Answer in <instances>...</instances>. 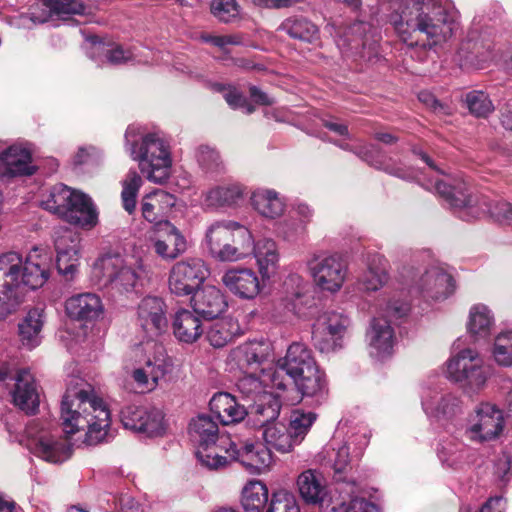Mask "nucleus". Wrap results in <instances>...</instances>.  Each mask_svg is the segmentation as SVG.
<instances>
[{
	"label": "nucleus",
	"mask_w": 512,
	"mask_h": 512,
	"mask_svg": "<svg viewBox=\"0 0 512 512\" xmlns=\"http://www.w3.org/2000/svg\"><path fill=\"white\" fill-rule=\"evenodd\" d=\"M60 421L64 436L52 431H41L29 443L37 457L61 463L70 458L77 442L93 446L107 440L110 411L90 384L79 377H72L60 404Z\"/></svg>",
	"instance_id": "1"
},
{
	"label": "nucleus",
	"mask_w": 512,
	"mask_h": 512,
	"mask_svg": "<svg viewBox=\"0 0 512 512\" xmlns=\"http://www.w3.org/2000/svg\"><path fill=\"white\" fill-rule=\"evenodd\" d=\"M390 10L388 21L409 47L423 49L441 45L458 29L455 16L445 5L448 0H380Z\"/></svg>",
	"instance_id": "2"
},
{
	"label": "nucleus",
	"mask_w": 512,
	"mask_h": 512,
	"mask_svg": "<svg viewBox=\"0 0 512 512\" xmlns=\"http://www.w3.org/2000/svg\"><path fill=\"white\" fill-rule=\"evenodd\" d=\"M50 257L45 249L34 247L25 259L17 252L0 255V320L21 303L23 290L42 287L49 278Z\"/></svg>",
	"instance_id": "3"
},
{
	"label": "nucleus",
	"mask_w": 512,
	"mask_h": 512,
	"mask_svg": "<svg viewBox=\"0 0 512 512\" xmlns=\"http://www.w3.org/2000/svg\"><path fill=\"white\" fill-rule=\"evenodd\" d=\"M297 486L302 499L319 505L320 512H379L374 503L356 495L355 482L336 483L328 493L322 473L308 469L298 476Z\"/></svg>",
	"instance_id": "4"
},
{
	"label": "nucleus",
	"mask_w": 512,
	"mask_h": 512,
	"mask_svg": "<svg viewBox=\"0 0 512 512\" xmlns=\"http://www.w3.org/2000/svg\"><path fill=\"white\" fill-rule=\"evenodd\" d=\"M428 190H434L444 198L450 206L458 209V217L471 221L489 215L499 223L512 224V204L502 200H488L484 196H473L468 191V186L464 181H455V184L444 180L436 179L424 184Z\"/></svg>",
	"instance_id": "5"
},
{
	"label": "nucleus",
	"mask_w": 512,
	"mask_h": 512,
	"mask_svg": "<svg viewBox=\"0 0 512 512\" xmlns=\"http://www.w3.org/2000/svg\"><path fill=\"white\" fill-rule=\"evenodd\" d=\"M147 274L148 267L141 257L107 253L96 259L91 277L98 286L123 295L135 291Z\"/></svg>",
	"instance_id": "6"
},
{
	"label": "nucleus",
	"mask_w": 512,
	"mask_h": 512,
	"mask_svg": "<svg viewBox=\"0 0 512 512\" xmlns=\"http://www.w3.org/2000/svg\"><path fill=\"white\" fill-rule=\"evenodd\" d=\"M126 150L138 162L141 173L155 184L165 183L171 175L172 158L169 145L157 133H148L139 140L134 128L125 134Z\"/></svg>",
	"instance_id": "7"
},
{
	"label": "nucleus",
	"mask_w": 512,
	"mask_h": 512,
	"mask_svg": "<svg viewBox=\"0 0 512 512\" xmlns=\"http://www.w3.org/2000/svg\"><path fill=\"white\" fill-rule=\"evenodd\" d=\"M409 310L410 306L407 302L392 300L387 303L381 316L372 320L366 333L371 357L384 360L393 354L396 338L391 322L403 318Z\"/></svg>",
	"instance_id": "8"
},
{
	"label": "nucleus",
	"mask_w": 512,
	"mask_h": 512,
	"mask_svg": "<svg viewBox=\"0 0 512 512\" xmlns=\"http://www.w3.org/2000/svg\"><path fill=\"white\" fill-rule=\"evenodd\" d=\"M262 403L257 406V416L252 418L253 425L262 430L265 445L280 453H289L296 443L288 427L277 421L281 402L276 395H264Z\"/></svg>",
	"instance_id": "9"
},
{
	"label": "nucleus",
	"mask_w": 512,
	"mask_h": 512,
	"mask_svg": "<svg viewBox=\"0 0 512 512\" xmlns=\"http://www.w3.org/2000/svg\"><path fill=\"white\" fill-rule=\"evenodd\" d=\"M448 379L458 383L467 393L482 390L489 377V370L484 365L480 354L470 348L463 349L447 362Z\"/></svg>",
	"instance_id": "10"
},
{
	"label": "nucleus",
	"mask_w": 512,
	"mask_h": 512,
	"mask_svg": "<svg viewBox=\"0 0 512 512\" xmlns=\"http://www.w3.org/2000/svg\"><path fill=\"white\" fill-rule=\"evenodd\" d=\"M504 429V416L495 404L482 402L468 415L464 434L476 443L491 441L500 436Z\"/></svg>",
	"instance_id": "11"
},
{
	"label": "nucleus",
	"mask_w": 512,
	"mask_h": 512,
	"mask_svg": "<svg viewBox=\"0 0 512 512\" xmlns=\"http://www.w3.org/2000/svg\"><path fill=\"white\" fill-rule=\"evenodd\" d=\"M208 268L200 258H186L176 262L168 275L171 294L183 297L193 295L208 276Z\"/></svg>",
	"instance_id": "12"
},
{
	"label": "nucleus",
	"mask_w": 512,
	"mask_h": 512,
	"mask_svg": "<svg viewBox=\"0 0 512 512\" xmlns=\"http://www.w3.org/2000/svg\"><path fill=\"white\" fill-rule=\"evenodd\" d=\"M307 265L317 287L330 293L338 292L348 275L347 264L338 254L313 258Z\"/></svg>",
	"instance_id": "13"
},
{
	"label": "nucleus",
	"mask_w": 512,
	"mask_h": 512,
	"mask_svg": "<svg viewBox=\"0 0 512 512\" xmlns=\"http://www.w3.org/2000/svg\"><path fill=\"white\" fill-rule=\"evenodd\" d=\"M120 419L126 429L148 437L162 436L166 430L163 411L152 406L128 405L121 410Z\"/></svg>",
	"instance_id": "14"
},
{
	"label": "nucleus",
	"mask_w": 512,
	"mask_h": 512,
	"mask_svg": "<svg viewBox=\"0 0 512 512\" xmlns=\"http://www.w3.org/2000/svg\"><path fill=\"white\" fill-rule=\"evenodd\" d=\"M316 365L311 350L305 344L295 342L288 347L285 357L279 360L277 369L265 376L270 379L272 387L281 390L285 388L284 382L280 379L282 372L294 380L305 372H310Z\"/></svg>",
	"instance_id": "15"
},
{
	"label": "nucleus",
	"mask_w": 512,
	"mask_h": 512,
	"mask_svg": "<svg viewBox=\"0 0 512 512\" xmlns=\"http://www.w3.org/2000/svg\"><path fill=\"white\" fill-rule=\"evenodd\" d=\"M370 31L369 23L355 22L343 34L339 33L337 45L344 52H351L365 60H371L377 49L376 40L369 35Z\"/></svg>",
	"instance_id": "16"
},
{
	"label": "nucleus",
	"mask_w": 512,
	"mask_h": 512,
	"mask_svg": "<svg viewBox=\"0 0 512 512\" xmlns=\"http://www.w3.org/2000/svg\"><path fill=\"white\" fill-rule=\"evenodd\" d=\"M226 454L230 460L240 462L251 473L257 474L267 471L273 460L270 448L258 442H245L240 446L230 442Z\"/></svg>",
	"instance_id": "17"
},
{
	"label": "nucleus",
	"mask_w": 512,
	"mask_h": 512,
	"mask_svg": "<svg viewBox=\"0 0 512 512\" xmlns=\"http://www.w3.org/2000/svg\"><path fill=\"white\" fill-rule=\"evenodd\" d=\"M221 283L234 296L252 300L261 291L260 278L256 271L248 267H231L222 277Z\"/></svg>",
	"instance_id": "18"
},
{
	"label": "nucleus",
	"mask_w": 512,
	"mask_h": 512,
	"mask_svg": "<svg viewBox=\"0 0 512 512\" xmlns=\"http://www.w3.org/2000/svg\"><path fill=\"white\" fill-rule=\"evenodd\" d=\"M349 319L337 312L326 314L313 332L316 347L321 352H330L341 348V340L344 337Z\"/></svg>",
	"instance_id": "19"
},
{
	"label": "nucleus",
	"mask_w": 512,
	"mask_h": 512,
	"mask_svg": "<svg viewBox=\"0 0 512 512\" xmlns=\"http://www.w3.org/2000/svg\"><path fill=\"white\" fill-rule=\"evenodd\" d=\"M56 266L58 272L67 279H72L79 265L80 244L78 237L68 229L55 232Z\"/></svg>",
	"instance_id": "20"
},
{
	"label": "nucleus",
	"mask_w": 512,
	"mask_h": 512,
	"mask_svg": "<svg viewBox=\"0 0 512 512\" xmlns=\"http://www.w3.org/2000/svg\"><path fill=\"white\" fill-rule=\"evenodd\" d=\"M150 241L156 255L164 261H173L187 250L186 238L171 222L157 227Z\"/></svg>",
	"instance_id": "21"
},
{
	"label": "nucleus",
	"mask_w": 512,
	"mask_h": 512,
	"mask_svg": "<svg viewBox=\"0 0 512 512\" xmlns=\"http://www.w3.org/2000/svg\"><path fill=\"white\" fill-rule=\"evenodd\" d=\"M421 403L425 414L436 420H449L463 411V402L458 396L441 394L434 389H426L422 393Z\"/></svg>",
	"instance_id": "22"
},
{
	"label": "nucleus",
	"mask_w": 512,
	"mask_h": 512,
	"mask_svg": "<svg viewBox=\"0 0 512 512\" xmlns=\"http://www.w3.org/2000/svg\"><path fill=\"white\" fill-rule=\"evenodd\" d=\"M417 292L427 298H447L454 290L453 278L443 268L433 266L427 269L415 283Z\"/></svg>",
	"instance_id": "23"
},
{
	"label": "nucleus",
	"mask_w": 512,
	"mask_h": 512,
	"mask_svg": "<svg viewBox=\"0 0 512 512\" xmlns=\"http://www.w3.org/2000/svg\"><path fill=\"white\" fill-rule=\"evenodd\" d=\"M0 168L10 177L30 176L36 170L30 148L22 143L10 145L0 153Z\"/></svg>",
	"instance_id": "24"
},
{
	"label": "nucleus",
	"mask_w": 512,
	"mask_h": 512,
	"mask_svg": "<svg viewBox=\"0 0 512 512\" xmlns=\"http://www.w3.org/2000/svg\"><path fill=\"white\" fill-rule=\"evenodd\" d=\"M137 322L150 336L160 334L167 326L164 301L156 296L144 297L137 308Z\"/></svg>",
	"instance_id": "25"
},
{
	"label": "nucleus",
	"mask_w": 512,
	"mask_h": 512,
	"mask_svg": "<svg viewBox=\"0 0 512 512\" xmlns=\"http://www.w3.org/2000/svg\"><path fill=\"white\" fill-rule=\"evenodd\" d=\"M61 218L70 224L91 229L98 222V212L92 199L87 194L74 190L71 201H69Z\"/></svg>",
	"instance_id": "26"
},
{
	"label": "nucleus",
	"mask_w": 512,
	"mask_h": 512,
	"mask_svg": "<svg viewBox=\"0 0 512 512\" xmlns=\"http://www.w3.org/2000/svg\"><path fill=\"white\" fill-rule=\"evenodd\" d=\"M153 346L157 350V355L153 358L145 359L143 365L133 371L132 377L137 386L144 391H152L158 385V381L167 372V362L163 354V348L156 344L147 343V347Z\"/></svg>",
	"instance_id": "27"
},
{
	"label": "nucleus",
	"mask_w": 512,
	"mask_h": 512,
	"mask_svg": "<svg viewBox=\"0 0 512 512\" xmlns=\"http://www.w3.org/2000/svg\"><path fill=\"white\" fill-rule=\"evenodd\" d=\"M191 303L193 312L207 320L217 318L228 306L222 291L211 285L196 290L191 298Z\"/></svg>",
	"instance_id": "28"
},
{
	"label": "nucleus",
	"mask_w": 512,
	"mask_h": 512,
	"mask_svg": "<svg viewBox=\"0 0 512 512\" xmlns=\"http://www.w3.org/2000/svg\"><path fill=\"white\" fill-rule=\"evenodd\" d=\"M86 53L99 66L104 64L122 65L134 59V53L130 48L116 43H103L98 41L97 37H92L89 40Z\"/></svg>",
	"instance_id": "29"
},
{
	"label": "nucleus",
	"mask_w": 512,
	"mask_h": 512,
	"mask_svg": "<svg viewBox=\"0 0 512 512\" xmlns=\"http://www.w3.org/2000/svg\"><path fill=\"white\" fill-rule=\"evenodd\" d=\"M175 204L176 198L174 195L157 189L143 198L141 203L142 216L146 221L155 224L157 227L163 226V223L169 222L167 217Z\"/></svg>",
	"instance_id": "30"
},
{
	"label": "nucleus",
	"mask_w": 512,
	"mask_h": 512,
	"mask_svg": "<svg viewBox=\"0 0 512 512\" xmlns=\"http://www.w3.org/2000/svg\"><path fill=\"white\" fill-rule=\"evenodd\" d=\"M12 391L14 404L27 414L34 413L39 406V393L33 374L28 369L17 372Z\"/></svg>",
	"instance_id": "31"
},
{
	"label": "nucleus",
	"mask_w": 512,
	"mask_h": 512,
	"mask_svg": "<svg viewBox=\"0 0 512 512\" xmlns=\"http://www.w3.org/2000/svg\"><path fill=\"white\" fill-rule=\"evenodd\" d=\"M246 187L239 182H227L215 185L202 194L203 204L207 207H235L243 201Z\"/></svg>",
	"instance_id": "32"
},
{
	"label": "nucleus",
	"mask_w": 512,
	"mask_h": 512,
	"mask_svg": "<svg viewBox=\"0 0 512 512\" xmlns=\"http://www.w3.org/2000/svg\"><path fill=\"white\" fill-rule=\"evenodd\" d=\"M256 260L262 280L273 277L279 267L280 253L276 242L271 238H261L254 244L252 254Z\"/></svg>",
	"instance_id": "33"
},
{
	"label": "nucleus",
	"mask_w": 512,
	"mask_h": 512,
	"mask_svg": "<svg viewBox=\"0 0 512 512\" xmlns=\"http://www.w3.org/2000/svg\"><path fill=\"white\" fill-rule=\"evenodd\" d=\"M458 57L462 66L481 69L494 59L492 46L489 41L475 39L472 35L461 43Z\"/></svg>",
	"instance_id": "34"
},
{
	"label": "nucleus",
	"mask_w": 512,
	"mask_h": 512,
	"mask_svg": "<svg viewBox=\"0 0 512 512\" xmlns=\"http://www.w3.org/2000/svg\"><path fill=\"white\" fill-rule=\"evenodd\" d=\"M65 309L69 317L73 319L91 321L100 316L103 305L98 295L86 292L68 298Z\"/></svg>",
	"instance_id": "35"
},
{
	"label": "nucleus",
	"mask_w": 512,
	"mask_h": 512,
	"mask_svg": "<svg viewBox=\"0 0 512 512\" xmlns=\"http://www.w3.org/2000/svg\"><path fill=\"white\" fill-rule=\"evenodd\" d=\"M210 411L223 425L242 421L248 412L244 405L239 404L234 396L220 392L215 394L210 402Z\"/></svg>",
	"instance_id": "36"
},
{
	"label": "nucleus",
	"mask_w": 512,
	"mask_h": 512,
	"mask_svg": "<svg viewBox=\"0 0 512 512\" xmlns=\"http://www.w3.org/2000/svg\"><path fill=\"white\" fill-rule=\"evenodd\" d=\"M172 326L175 337L184 343H194L203 334L201 320L188 309H180L175 313Z\"/></svg>",
	"instance_id": "37"
},
{
	"label": "nucleus",
	"mask_w": 512,
	"mask_h": 512,
	"mask_svg": "<svg viewBox=\"0 0 512 512\" xmlns=\"http://www.w3.org/2000/svg\"><path fill=\"white\" fill-rule=\"evenodd\" d=\"M495 325L492 310L485 304L478 303L469 310L467 330L475 340L487 338Z\"/></svg>",
	"instance_id": "38"
},
{
	"label": "nucleus",
	"mask_w": 512,
	"mask_h": 512,
	"mask_svg": "<svg viewBox=\"0 0 512 512\" xmlns=\"http://www.w3.org/2000/svg\"><path fill=\"white\" fill-rule=\"evenodd\" d=\"M253 208L263 217L275 219L285 211V201L272 189H257L251 195Z\"/></svg>",
	"instance_id": "39"
},
{
	"label": "nucleus",
	"mask_w": 512,
	"mask_h": 512,
	"mask_svg": "<svg viewBox=\"0 0 512 512\" xmlns=\"http://www.w3.org/2000/svg\"><path fill=\"white\" fill-rule=\"evenodd\" d=\"M297 390L307 397H316L322 400L328 394L326 375L318 365L293 380Z\"/></svg>",
	"instance_id": "40"
},
{
	"label": "nucleus",
	"mask_w": 512,
	"mask_h": 512,
	"mask_svg": "<svg viewBox=\"0 0 512 512\" xmlns=\"http://www.w3.org/2000/svg\"><path fill=\"white\" fill-rule=\"evenodd\" d=\"M44 323L43 310L35 308L30 310L19 323V336L23 346L28 349L35 348L41 342V330Z\"/></svg>",
	"instance_id": "41"
},
{
	"label": "nucleus",
	"mask_w": 512,
	"mask_h": 512,
	"mask_svg": "<svg viewBox=\"0 0 512 512\" xmlns=\"http://www.w3.org/2000/svg\"><path fill=\"white\" fill-rule=\"evenodd\" d=\"M230 440L226 437L220 438L219 444L200 445L196 451V456L199 462L211 470H217L227 466L229 463V455L226 450L229 449Z\"/></svg>",
	"instance_id": "42"
},
{
	"label": "nucleus",
	"mask_w": 512,
	"mask_h": 512,
	"mask_svg": "<svg viewBox=\"0 0 512 512\" xmlns=\"http://www.w3.org/2000/svg\"><path fill=\"white\" fill-rule=\"evenodd\" d=\"M388 279L386 260L375 255L369 260L368 268L360 277L358 283L362 290L372 292L382 288Z\"/></svg>",
	"instance_id": "43"
},
{
	"label": "nucleus",
	"mask_w": 512,
	"mask_h": 512,
	"mask_svg": "<svg viewBox=\"0 0 512 512\" xmlns=\"http://www.w3.org/2000/svg\"><path fill=\"white\" fill-rule=\"evenodd\" d=\"M241 334L242 330L238 321L231 317H225L210 326L207 332V340L213 347L221 348Z\"/></svg>",
	"instance_id": "44"
},
{
	"label": "nucleus",
	"mask_w": 512,
	"mask_h": 512,
	"mask_svg": "<svg viewBox=\"0 0 512 512\" xmlns=\"http://www.w3.org/2000/svg\"><path fill=\"white\" fill-rule=\"evenodd\" d=\"M191 438L200 445L215 444L219 438V428L211 416L201 414L193 418L189 424Z\"/></svg>",
	"instance_id": "45"
},
{
	"label": "nucleus",
	"mask_w": 512,
	"mask_h": 512,
	"mask_svg": "<svg viewBox=\"0 0 512 512\" xmlns=\"http://www.w3.org/2000/svg\"><path fill=\"white\" fill-rule=\"evenodd\" d=\"M268 502V489L259 480L249 481L242 489L241 504L246 512H261Z\"/></svg>",
	"instance_id": "46"
},
{
	"label": "nucleus",
	"mask_w": 512,
	"mask_h": 512,
	"mask_svg": "<svg viewBox=\"0 0 512 512\" xmlns=\"http://www.w3.org/2000/svg\"><path fill=\"white\" fill-rule=\"evenodd\" d=\"M264 381L265 380H259V378L253 374H248L241 377L237 382V389L243 398L253 401V404L251 405L250 419L257 416V406L262 403L261 399L263 396L274 395L263 388Z\"/></svg>",
	"instance_id": "47"
},
{
	"label": "nucleus",
	"mask_w": 512,
	"mask_h": 512,
	"mask_svg": "<svg viewBox=\"0 0 512 512\" xmlns=\"http://www.w3.org/2000/svg\"><path fill=\"white\" fill-rule=\"evenodd\" d=\"M269 355V344L265 341H249L235 350V357L241 366H258Z\"/></svg>",
	"instance_id": "48"
},
{
	"label": "nucleus",
	"mask_w": 512,
	"mask_h": 512,
	"mask_svg": "<svg viewBox=\"0 0 512 512\" xmlns=\"http://www.w3.org/2000/svg\"><path fill=\"white\" fill-rule=\"evenodd\" d=\"M284 289L286 293L287 307L300 314L302 306L307 301L305 294L307 284L302 276L298 274H290L284 281Z\"/></svg>",
	"instance_id": "49"
},
{
	"label": "nucleus",
	"mask_w": 512,
	"mask_h": 512,
	"mask_svg": "<svg viewBox=\"0 0 512 512\" xmlns=\"http://www.w3.org/2000/svg\"><path fill=\"white\" fill-rule=\"evenodd\" d=\"M280 29L290 37L301 41L312 42L318 37L317 26L304 17H289L283 21Z\"/></svg>",
	"instance_id": "50"
},
{
	"label": "nucleus",
	"mask_w": 512,
	"mask_h": 512,
	"mask_svg": "<svg viewBox=\"0 0 512 512\" xmlns=\"http://www.w3.org/2000/svg\"><path fill=\"white\" fill-rule=\"evenodd\" d=\"M73 191V189L64 184H57L53 186L48 194L41 200V207L61 218L69 201H71Z\"/></svg>",
	"instance_id": "51"
},
{
	"label": "nucleus",
	"mask_w": 512,
	"mask_h": 512,
	"mask_svg": "<svg viewBox=\"0 0 512 512\" xmlns=\"http://www.w3.org/2000/svg\"><path fill=\"white\" fill-rule=\"evenodd\" d=\"M467 452L468 450L462 442L447 440L440 444L437 453L443 465L457 468L464 463Z\"/></svg>",
	"instance_id": "52"
},
{
	"label": "nucleus",
	"mask_w": 512,
	"mask_h": 512,
	"mask_svg": "<svg viewBox=\"0 0 512 512\" xmlns=\"http://www.w3.org/2000/svg\"><path fill=\"white\" fill-rule=\"evenodd\" d=\"M315 420L316 414L314 412H304L302 410L292 412L288 429L296 445L304 440Z\"/></svg>",
	"instance_id": "53"
},
{
	"label": "nucleus",
	"mask_w": 512,
	"mask_h": 512,
	"mask_svg": "<svg viewBox=\"0 0 512 512\" xmlns=\"http://www.w3.org/2000/svg\"><path fill=\"white\" fill-rule=\"evenodd\" d=\"M143 184L141 176L135 170H130L122 182V202L124 209L132 214L136 208L138 191Z\"/></svg>",
	"instance_id": "54"
},
{
	"label": "nucleus",
	"mask_w": 512,
	"mask_h": 512,
	"mask_svg": "<svg viewBox=\"0 0 512 512\" xmlns=\"http://www.w3.org/2000/svg\"><path fill=\"white\" fill-rule=\"evenodd\" d=\"M492 356L498 365L512 366V330L502 331L495 337Z\"/></svg>",
	"instance_id": "55"
},
{
	"label": "nucleus",
	"mask_w": 512,
	"mask_h": 512,
	"mask_svg": "<svg viewBox=\"0 0 512 512\" xmlns=\"http://www.w3.org/2000/svg\"><path fill=\"white\" fill-rule=\"evenodd\" d=\"M334 143L339 148L356 154L358 157L362 158L364 161L368 162L370 165L378 169H383L390 174L401 176L398 171L390 169L388 165H385L382 161L374 158L373 152L376 151V147L373 145L352 146L344 141H338Z\"/></svg>",
	"instance_id": "56"
},
{
	"label": "nucleus",
	"mask_w": 512,
	"mask_h": 512,
	"mask_svg": "<svg viewBox=\"0 0 512 512\" xmlns=\"http://www.w3.org/2000/svg\"><path fill=\"white\" fill-rule=\"evenodd\" d=\"M465 103L470 113L476 117H487L494 106L488 95L483 91H470L465 96Z\"/></svg>",
	"instance_id": "57"
},
{
	"label": "nucleus",
	"mask_w": 512,
	"mask_h": 512,
	"mask_svg": "<svg viewBox=\"0 0 512 512\" xmlns=\"http://www.w3.org/2000/svg\"><path fill=\"white\" fill-rule=\"evenodd\" d=\"M231 238L230 221L212 224L206 233V242L211 255Z\"/></svg>",
	"instance_id": "58"
},
{
	"label": "nucleus",
	"mask_w": 512,
	"mask_h": 512,
	"mask_svg": "<svg viewBox=\"0 0 512 512\" xmlns=\"http://www.w3.org/2000/svg\"><path fill=\"white\" fill-rule=\"evenodd\" d=\"M210 11L215 18L223 23L233 22L240 15V7L235 0H212Z\"/></svg>",
	"instance_id": "59"
},
{
	"label": "nucleus",
	"mask_w": 512,
	"mask_h": 512,
	"mask_svg": "<svg viewBox=\"0 0 512 512\" xmlns=\"http://www.w3.org/2000/svg\"><path fill=\"white\" fill-rule=\"evenodd\" d=\"M231 227V240L232 242L240 248V250L245 254L248 258L251 256L252 251L254 249V244L256 241L253 238L251 231L241 225L238 222L230 221Z\"/></svg>",
	"instance_id": "60"
},
{
	"label": "nucleus",
	"mask_w": 512,
	"mask_h": 512,
	"mask_svg": "<svg viewBox=\"0 0 512 512\" xmlns=\"http://www.w3.org/2000/svg\"><path fill=\"white\" fill-rule=\"evenodd\" d=\"M197 160L206 173H219L224 168L219 153L209 146H201L198 149Z\"/></svg>",
	"instance_id": "61"
},
{
	"label": "nucleus",
	"mask_w": 512,
	"mask_h": 512,
	"mask_svg": "<svg viewBox=\"0 0 512 512\" xmlns=\"http://www.w3.org/2000/svg\"><path fill=\"white\" fill-rule=\"evenodd\" d=\"M350 447L347 443L339 445L337 448L333 447L329 455L330 462L335 471V480L337 483L345 482L342 478V473L345 472L346 468L350 463Z\"/></svg>",
	"instance_id": "62"
},
{
	"label": "nucleus",
	"mask_w": 512,
	"mask_h": 512,
	"mask_svg": "<svg viewBox=\"0 0 512 512\" xmlns=\"http://www.w3.org/2000/svg\"><path fill=\"white\" fill-rule=\"evenodd\" d=\"M266 512H300L294 495L285 490L273 493Z\"/></svg>",
	"instance_id": "63"
},
{
	"label": "nucleus",
	"mask_w": 512,
	"mask_h": 512,
	"mask_svg": "<svg viewBox=\"0 0 512 512\" xmlns=\"http://www.w3.org/2000/svg\"><path fill=\"white\" fill-rule=\"evenodd\" d=\"M49 8L50 17H65L71 14H81L84 6L78 0H45Z\"/></svg>",
	"instance_id": "64"
}]
</instances>
